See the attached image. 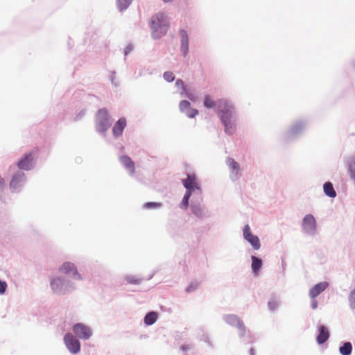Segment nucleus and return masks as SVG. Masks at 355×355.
Segmentation results:
<instances>
[{"mask_svg": "<svg viewBox=\"0 0 355 355\" xmlns=\"http://www.w3.org/2000/svg\"><path fill=\"white\" fill-rule=\"evenodd\" d=\"M150 26L153 37L159 39L166 34L169 24L165 15L158 13L152 17Z\"/></svg>", "mask_w": 355, "mask_h": 355, "instance_id": "f257e3e1", "label": "nucleus"}, {"mask_svg": "<svg viewBox=\"0 0 355 355\" xmlns=\"http://www.w3.org/2000/svg\"><path fill=\"white\" fill-rule=\"evenodd\" d=\"M217 114L222 119L223 115L227 118H232L234 114V107L225 99L217 101Z\"/></svg>", "mask_w": 355, "mask_h": 355, "instance_id": "f03ea898", "label": "nucleus"}, {"mask_svg": "<svg viewBox=\"0 0 355 355\" xmlns=\"http://www.w3.org/2000/svg\"><path fill=\"white\" fill-rule=\"evenodd\" d=\"M302 228L305 232L310 234L315 232L316 222L313 215L307 214L304 216L302 222Z\"/></svg>", "mask_w": 355, "mask_h": 355, "instance_id": "7ed1b4c3", "label": "nucleus"}, {"mask_svg": "<svg viewBox=\"0 0 355 355\" xmlns=\"http://www.w3.org/2000/svg\"><path fill=\"white\" fill-rule=\"evenodd\" d=\"M243 236L253 247L254 250L260 248V241L258 236L254 235L250 232V228L248 225H246L243 229Z\"/></svg>", "mask_w": 355, "mask_h": 355, "instance_id": "20e7f679", "label": "nucleus"}, {"mask_svg": "<svg viewBox=\"0 0 355 355\" xmlns=\"http://www.w3.org/2000/svg\"><path fill=\"white\" fill-rule=\"evenodd\" d=\"M64 343L71 352L77 353L80 351V342L77 339H76L71 334H67L65 335Z\"/></svg>", "mask_w": 355, "mask_h": 355, "instance_id": "39448f33", "label": "nucleus"}, {"mask_svg": "<svg viewBox=\"0 0 355 355\" xmlns=\"http://www.w3.org/2000/svg\"><path fill=\"white\" fill-rule=\"evenodd\" d=\"M73 329L76 336L82 339H88L92 335L90 329L80 323L75 324Z\"/></svg>", "mask_w": 355, "mask_h": 355, "instance_id": "423d86ee", "label": "nucleus"}, {"mask_svg": "<svg viewBox=\"0 0 355 355\" xmlns=\"http://www.w3.org/2000/svg\"><path fill=\"white\" fill-rule=\"evenodd\" d=\"M182 183L187 191H190L191 193L194 189L200 191L195 175H187V178L182 180Z\"/></svg>", "mask_w": 355, "mask_h": 355, "instance_id": "0eeeda50", "label": "nucleus"}, {"mask_svg": "<svg viewBox=\"0 0 355 355\" xmlns=\"http://www.w3.org/2000/svg\"><path fill=\"white\" fill-rule=\"evenodd\" d=\"M98 117L100 121L98 123V129L99 131L104 132L108 127L107 111L105 109H101L98 112Z\"/></svg>", "mask_w": 355, "mask_h": 355, "instance_id": "6e6552de", "label": "nucleus"}, {"mask_svg": "<svg viewBox=\"0 0 355 355\" xmlns=\"http://www.w3.org/2000/svg\"><path fill=\"white\" fill-rule=\"evenodd\" d=\"M59 271L62 273H64L71 277H80L77 268L74 266L73 263L70 262L64 263L59 268Z\"/></svg>", "mask_w": 355, "mask_h": 355, "instance_id": "1a4fd4ad", "label": "nucleus"}, {"mask_svg": "<svg viewBox=\"0 0 355 355\" xmlns=\"http://www.w3.org/2000/svg\"><path fill=\"white\" fill-rule=\"evenodd\" d=\"M33 159L32 153H26L24 157L19 160L17 166L22 170H29L31 168Z\"/></svg>", "mask_w": 355, "mask_h": 355, "instance_id": "9d476101", "label": "nucleus"}, {"mask_svg": "<svg viewBox=\"0 0 355 355\" xmlns=\"http://www.w3.org/2000/svg\"><path fill=\"white\" fill-rule=\"evenodd\" d=\"M329 284L326 282H320L315 284L311 289L309 291V296L314 299L318 295H319L322 292H323L327 287Z\"/></svg>", "mask_w": 355, "mask_h": 355, "instance_id": "9b49d317", "label": "nucleus"}, {"mask_svg": "<svg viewBox=\"0 0 355 355\" xmlns=\"http://www.w3.org/2000/svg\"><path fill=\"white\" fill-rule=\"evenodd\" d=\"M25 181V175L22 172H18L15 174L10 181V187L16 189L21 186Z\"/></svg>", "mask_w": 355, "mask_h": 355, "instance_id": "f8f14e48", "label": "nucleus"}, {"mask_svg": "<svg viewBox=\"0 0 355 355\" xmlns=\"http://www.w3.org/2000/svg\"><path fill=\"white\" fill-rule=\"evenodd\" d=\"M120 161L124 167L129 171L131 175L135 174V163L131 158L127 155H123L120 157Z\"/></svg>", "mask_w": 355, "mask_h": 355, "instance_id": "ddd939ff", "label": "nucleus"}, {"mask_svg": "<svg viewBox=\"0 0 355 355\" xmlns=\"http://www.w3.org/2000/svg\"><path fill=\"white\" fill-rule=\"evenodd\" d=\"M181 37V51L184 56H186L189 51V37L184 30L180 31Z\"/></svg>", "mask_w": 355, "mask_h": 355, "instance_id": "4468645a", "label": "nucleus"}, {"mask_svg": "<svg viewBox=\"0 0 355 355\" xmlns=\"http://www.w3.org/2000/svg\"><path fill=\"white\" fill-rule=\"evenodd\" d=\"M319 334L317 336V342L321 345L324 343L329 338L328 329L324 326H320L318 328Z\"/></svg>", "mask_w": 355, "mask_h": 355, "instance_id": "2eb2a0df", "label": "nucleus"}, {"mask_svg": "<svg viewBox=\"0 0 355 355\" xmlns=\"http://www.w3.org/2000/svg\"><path fill=\"white\" fill-rule=\"evenodd\" d=\"M126 126V120L124 118H121L115 123L113 128V134L115 137H119L122 135L123 131Z\"/></svg>", "mask_w": 355, "mask_h": 355, "instance_id": "dca6fc26", "label": "nucleus"}, {"mask_svg": "<svg viewBox=\"0 0 355 355\" xmlns=\"http://www.w3.org/2000/svg\"><path fill=\"white\" fill-rule=\"evenodd\" d=\"M232 118H227L226 116H222L221 121L225 126V130L228 134H232L234 131V126L232 121Z\"/></svg>", "mask_w": 355, "mask_h": 355, "instance_id": "f3484780", "label": "nucleus"}, {"mask_svg": "<svg viewBox=\"0 0 355 355\" xmlns=\"http://www.w3.org/2000/svg\"><path fill=\"white\" fill-rule=\"evenodd\" d=\"M63 285L64 281L60 277L53 278L50 283L51 289L55 293L60 292L62 290Z\"/></svg>", "mask_w": 355, "mask_h": 355, "instance_id": "a211bd4d", "label": "nucleus"}, {"mask_svg": "<svg viewBox=\"0 0 355 355\" xmlns=\"http://www.w3.org/2000/svg\"><path fill=\"white\" fill-rule=\"evenodd\" d=\"M252 270L255 275H257L262 267V261L255 256L252 257Z\"/></svg>", "mask_w": 355, "mask_h": 355, "instance_id": "6ab92c4d", "label": "nucleus"}, {"mask_svg": "<svg viewBox=\"0 0 355 355\" xmlns=\"http://www.w3.org/2000/svg\"><path fill=\"white\" fill-rule=\"evenodd\" d=\"M324 192L325 194L331 198H334L336 196V192L335 191L333 184L328 182L324 183L323 186Z\"/></svg>", "mask_w": 355, "mask_h": 355, "instance_id": "aec40b11", "label": "nucleus"}, {"mask_svg": "<svg viewBox=\"0 0 355 355\" xmlns=\"http://www.w3.org/2000/svg\"><path fill=\"white\" fill-rule=\"evenodd\" d=\"M226 162L232 171L235 172L236 175H238L240 170L239 164L232 158H227Z\"/></svg>", "mask_w": 355, "mask_h": 355, "instance_id": "412c9836", "label": "nucleus"}, {"mask_svg": "<svg viewBox=\"0 0 355 355\" xmlns=\"http://www.w3.org/2000/svg\"><path fill=\"white\" fill-rule=\"evenodd\" d=\"M157 319V314L155 312L148 313L144 318V322L147 325L154 324Z\"/></svg>", "mask_w": 355, "mask_h": 355, "instance_id": "4be33fe9", "label": "nucleus"}, {"mask_svg": "<svg viewBox=\"0 0 355 355\" xmlns=\"http://www.w3.org/2000/svg\"><path fill=\"white\" fill-rule=\"evenodd\" d=\"M203 103L204 105L209 109L214 108L216 106L217 107V101H214V99L209 94L205 96Z\"/></svg>", "mask_w": 355, "mask_h": 355, "instance_id": "5701e85b", "label": "nucleus"}, {"mask_svg": "<svg viewBox=\"0 0 355 355\" xmlns=\"http://www.w3.org/2000/svg\"><path fill=\"white\" fill-rule=\"evenodd\" d=\"M352 351V345L351 343L346 342L339 349V352L342 355H350Z\"/></svg>", "mask_w": 355, "mask_h": 355, "instance_id": "b1692460", "label": "nucleus"}, {"mask_svg": "<svg viewBox=\"0 0 355 355\" xmlns=\"http://www.w3.org/2000/svg\"><path fill=\"white\" fill-rule=\"evenodd\" d=\"M132 0H117L119 9L121 11L125 10L131 3Z\"/></svg>", "mask_w": 355, "mask_h": 355, "instance_id": "393cba45", "label": "nucleus"}, {"mask_svg": "<svg viewBox=\"0 0 355 355\" xmlns=\"http://www.w3.org/2000/svg\"><path fill=\"white\" fill-rule=\"evenodd\" d=\"M191 196V193L190 191H187L183 200L182 201V203L180 205L181 208L182 209H187L189 205V199Z\"/></svg>", "mask_w": 355, "mask_h": 355, "instance_id": "a878e982", "label": "nucleus"}, {"mask_svg": "<svg viewBox=\"0 0 355 355\" xmlns=\"http://www.w3.org/2000/svg\"><path fill=\"white\" fill-rule=\"evenodd\" d=\"M191 107V103L188 101H182L180 103V109L182 112H185Z\"/></svg>", "mask_w": 355, "mask_h": 355, "instance_id": "bb28decb", "label": "nucleus"}, {"mask_svg": "<svg viewBox=\"0 0 355 355\" xmlns=\"http://www.w3.org/2000/svg\"><path fill=\"white\" fill-rule=\"evenodd\" d=\"M161 206H162V204L160 202H146L144 205V208H146V209H157V208H159Z\"/></svg>", "mask_w": 355, "mask_h": 355, "instance_id": "cd10ccee", "label": "nucleus"}, {"mask_svg": "<svg viewBox=\"0 0 355 355\" xmlns=\"http://www.w3.org/2000/svg\"><path fill=\"white\" fill-rule=\"evenodd\" d=\"M189 117L193 118L198 114V111L196 109L191 108V107L184 112Z\"/></svg>", "mask_w": 355, "mask_h": 355, "instance_id": "c85d7f7f", "label": "nucleus"}, {"mask_svg": "<svg viewBox=\"0 0 355 355\" xmlns=\"http://www.w3.org/2000/svg\"><path fill=\"white\" fill-rule=\"evenodd\" d=\"M349 305L352 308H355V289H354L349 297Z\"/></svg>", "mask_w": 355, "mask_h": 355, "instance_id": "c756f323", "label": "nucleus"}, {"mask_svg": "<svg viewBox=\"0 0 355 355\" xmlns=\"http://www.w3.org/2000/svg\"><path fill=\"white\" fill-rule=\"evenodd\" d=\"M191 209H192V211H193V213L195 215L198 216H201V215H202V209H201V207H199V206H195V205H193V206H192V207H191Z\"/></svg>", "mask_w": 355, "mask_h": 355, "instance_id": "7c9ffc66", "label": "nucleus"}, {"mask_svg": "<svg viewBox=\"0 0 355 355\" xmlns=\"http://www.w3.org/2000/svg\"><path fill=\"white\" fill-rule=\"evenodd\" d=\"M164 78L168 82H172L175 79V76L172 72H165Z\"/></svg>", "mask_w": 355, "mask_h": 355, "instance_id": "2f4dec72", "label": "nucleus"}, {"mask_svg": "<svg viewBox=\"0 0 355 355\" xmlns=\"http://www.w3.org/2000/svg\"><path fill=\"white\" fill-rule=\"evenodd\" d=\"M7 287V283L0 280V294H3L6 292Z\"/></svg>", "mask_w": 355, "mask_h": 355, "instance_id": "473e14b6", "label": "nucleus"}, {"mask_svg": "<svg viewBox=\"0 0 355 355\" xmlns=\"http://www.w3.org/2000/svg\"><path fill=\"white\" fill-rule=\"evenodd\" d=\"M278 306V302L275 300H272L268 302V307L271 310H275Z\"/></svg>", "mask_w": 355, "mask_h": 355, "instance_id": "72a5a7b5", "label": "nucleus"}, {"mask_svg": "<svg viewBox=\"0 0 355 355\" xmlns=\"http://www.w3.org/2000/svg\"><path fill=\"white\" fill-rule=\"evenodd\" d=\"M175 84H176V86H177L178 87H181V88H182V92H181L182 94L183 92H186V88H185V87L184 86V83H183V81H182V80H178L176 81Z\"/></svg>", "mask_w": 355, "mask_h": 355, "instance_id": "f704fd0d", "label": "nucleus"}, {"mask_svg": "<svg viewBox=\"0 0 355 355\" xmlns=\"http://www.w3.org/2000/svg\"><path fill=\"white\" fill-rule=\"evenodd\" d=\"M311 306L313 309H315L318 307V302L315 300V298L312 299V301H311Z\"/></svg>", "mask_w": 355, "mask_h": 355, "instance_id": "c9c22d12", "label": "nucleus"}, {"mask_svg": "<svg viewBox=\"0 0 355 355\" xmlns=\"http://www.w3.org/2000/svg\"><path fill=\"white\" fill-rule=\"evenodd\" d=\"M4 187V180L0 175V189H3Z\"/></svg>", "mask_w": 355, "mask_h": 355, "instance_id": "e433bc0d", "label": "nucleus"}, {"mask_svg": "<svg viewBox=\"0 0 355 355\" xmlns=\"http://www.w3.org/2000/svg\"><path fill=\"white\" fill-rule=\"evenodd\" d=\"M228 320H237L239 321L238 318L236 316L230 315L228 317Z\"/></svg>", "mask_w": 355, "mask_h": 355, "instance_id": "4c0bfd02", "label": "nucleus"}, {"mask_svg": "<svg viewBox=\"0 0 355 355\" xmlns=\"http://www.w3.org/2000/svg\"><path fill=\"white\" fill-rule=\"evenodd\" d=\"M189 347V346H186V345H182L181 347V349L183 350V351H186L187 349H188Z\"/></svg>", "mask_w": 355, "mask_h": 355, "instance_id": "58836bf2", "label": "nucleus"}, {"mask_svg": "<svg viewBox=\"0 0 355 355\" xmlns=\"http://www.w3.org/2000/svg\"><path fill=\"white\" fill-rule=\"evenodd\" d=\"M250 355H255V351L253 348L250 349Z\"/></svg>", "mask_w": 355, "mask_h": 355, "instance_id": "ea45409f", "label": "nucleus"}, {"mask_svg": "<svg viewBox=\"0 0 355 355\" xmlns=\"http://www.w3.org/2000/svg\"><path fill=\"white\" fill-rule=\"evenodd\" d=\"M351 178L355 181V172L351 173Z\"/></svg>", "mask_w": 355, "mask_h": 355, "instance_id": "a19ab883", "label": "nucleus"}, {"mask_svg": "<svg viewBox=\"0 0 355 355\" xmlns=\"http://www.w3.org/2000/svg\"><path fill=\"white\" fill-rule=\"evenodd\" d=\"M130 282L131 283H134V284H138V281L137 280L131 281Z\"/></svg>", "mask_w": 355, "mask_h": 355, "instance_id": "79ce46f5", "label": "nucleus"}, {"mask_svg": "<svg viewBox=\"0 0 355 355\" xmlns=\"http://www.w3.org/2000/svg\"><path fill=\"white\" fill-rule=\"evenodd\" d=\"M173 0H163L164 2L165 3H168V2H170V1H172Z\"/></svg>", "mask_w": 355, "mask_h": 355, "instance_id": "37998d69", "label": "nucleus"}, {"mask_svg": "<svg viewBox=\"0 0 355 355\" xmlns=\"http://www.w3.org/2000/svg\"><path fill=\"white\" fill-rule=\"evenodd\" d=\"M188 97L190 98V100L194 101V98H193L190 95H188Z\"/></svg>", "mask_w": 355, "mask_h": 355, "instance_id": "c03bdc74", "label": "nucleus"}]
</instances>
